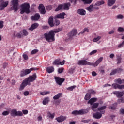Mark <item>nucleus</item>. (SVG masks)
<instances>
[{"label": "nucleus", "instance_id": "e2e57ef3", "mask_svg": "<svg viewBox=\"0 0 124 124\" xmlns=\"http://www.w3.org/2000/svg\"><path fill=\"white\" fill-rule=\"evenodd\" d=\"M22 112L23 113L24 115H27L28 113H29V111L27 110H23Z\"/></svg>", "mask_w": 124, "mask_h": 124}, {"label": "nucleus", "instance_id": "ddd939ff", "mask_svg": "<svg viewBox=\"0 0 124 124\" xmlns=\"http://www.w3.org/2000/svg\"><path fill=\"white\" fill-rule=\"evenodd\" d=\"M77 34V30L76 29L72 30L68 34V37L70 39L72 38L73 36H75V35Z\"/></svg>", "mask_w": 124, "mask_h": 124}, {"label": "nucleus", "instance_id": "4468645a", "mask_svg": "<svg viewBox=\"0 0 124 124\" xmlns=\"http://www.w3.org/2000/svg\"><path fill=\"white\" fill-rule=\"evenodd\" d=\"M103 61V57H100L99 59H98L94 63H91V65L95 67L100 63V62Z\"/></svg>", "mask_w": 124, "mask_h": 124}, {"label": "nucleus", "instance_id": "f704fd0d", "mask_svg": "<svg viewBox=\"0 0 124 124\" xmlns=\"http://www.w3.org/2000/svg\"><path fill=\"white\" fill-rule=\"evenodd\" d=\"M91 93H87L86 94L84 99H85V100H89V99L91 98Z\"/></svg>", "mask_w": 124, "mask_h": 124}, {"label": "nucleus", "instance_id": "e433bc0d", "mask_svg": "<svg viewBox=\"0 0 124 124\" xmlns=\"http://www.w3.org/2000/svg\"><path fill=\"white\" fill-rule=\"evenodd\" d=\"M21 31V33H22V36L23 35H24V36H27V35L29 34L28 31H27V30H23L22 31Z\"/></svg>", "mask_w": 124, "mask_h": 124}, {"label": "nucleus", "instance_id": "bb28decb", "mask_svg": "<svg viewBox=\"0 0 124 124\" xmlns=\"http://www.w3.org/2000/svg\"><path fill=\"white\" fill-rule=\"evenodd\" d=\"M96 101H97V98H92L91 99L89 100L88 103L91 104V105H93V103L96 102Z\"/></svg>", "mask_w": 124, "mask_h": 124}, {"label": "nucleus", "instance_id": "6ab92c4d", "mask_svg": "<svg viewBox=\"0 0 124 124\" xmlns=\"http://www.w3.org/2000/svg\"><path fill=\"white\" fill-rule=\"evenodd\" d=\"M66 119V116H61L60 117H57L56 120L58 122V123H62L64 121H65Z\"/></svg>", "mask_w": 124, "mask_h": 124}, {"label": "nucleus", "instance_id": "09e8293b", "mask_svg": "<svg viewBox=\"0 0 124 124\" xmlns=\"http://www.w3.org/2000/svg\"><path fill=\"white\" fill-rule=\"evenodd\" d=\"M116 107H117V104H114L110 107V108H111L112 110H115Z\"/></svg>", "mask_w": 124, "mask_h": 124}, {"label": "nucleus", "instance_id": "1a4fd4ad", "mask_svg": "<svg viewBox=\"0 0 124 124\" xmlns=\"http://www.w3.org/2000/svg\"><path fill=\"white\" fill-rule=\"evenodd\" d=\"M105 113V110L101 111L100 112H96L93 114V117L95 118V119H99L101 117H102V114H104Z\"/></svg>", "mask_w": 124, "mask_h": 124}, {"label": "nucleus", "instance_id": "9b49d317", "mask_svg": "<svg viewBox=\"0 0 124 124\" xmlns=\"http://www.w3.org/2000/svg\"><path fill=\"white\" fill-rule=\"evenodd\" d=\"M78 65H91V62L86 60H79L78 62Z\"/></svg>", "mask_w": 124, "mask_h": 124}, {"label": "nucleus", "instance_id": "412c9836", "mask_svg": "<svg viewBox=\"0 0 124 124\" xmlns=\"http://www.w3.org/2000/svg\"><path fill=\"white\" fill-rule=\"evenodd\" d=\"M13 36L14 37H17V38H22V36H23L22 31H21L20 32L15 31L14 32Z\"/></svg>", "mask_w": 124, "mask_h": 124}, {"label": "nucleus", "instance_id": "338daca9", "mask_svg": "<svg viewBox=\"0 0 124 124\" xmlns=\"http://www.w3.org/2000/svg\"><path fill=\"white\" fill-rule=\"evenodd\" d=\"M114 57H115V55L113 53H112L109 55V57L110 58V59H113Z\"/></svg>", "mask_w": 124, "mask_h": 124}, {"label": "nucleus", "instance_id": "c85d7f7f", "mask_svg": "<svg viewBox=\"0 0 124 124\" xmlns=\"http://www.w3.org/2000/svg\"><path fill=\"white\" fill-rule=\"evenodd\" d=\"M116 2V0H108V6H112L115 4Z\"/></svg>", "mask_w": 124, "mask_h": 124}, {"label": "nucleus", "instance_id": "7c9ffc66", "mask_svg": "<svg viewBox=\"0 0 124 124\" xmlns=\"http://www.w3.org/2000/svg\"><path fill=\"white\" fill-rule=\"evenodd\" d=\"M105 2L104 1H97L95 4V6L96 7H98V6H100V5H102V4H104Z\"/></svg>", "mask_w": 124, "mask_h": 124}, {"label": "nucleus", "instance_id": "ea45409f", "mask_svg": "<svg viewBox=\"0 0 124 124\" xmlns=\"http://www.w3.org/2000/svg\"><path fill=\"white\" fill-rule=\"evenodd\" d=\"M63 8L62 4L59 5L57 8L55 9V11H59Z\"/></svg>", "mask_w": 124, "mask_h": 124}, {"label": "nucleus", "instance_id": "a19ab883", "mask_svg": "<svg viewBox=\"0 0 124 124\" xmlns=\"http://www.w3.org/2000/svg\"><path fill=\"white\" fill-rule=\"evenodd\" d=\"M53 64L54 65H60V60H56L54 61Z\"/></svg>", "mask_w": 124, "mask_h": 124}, {"label": "nucleus", "instance_id": "49530a36", "mask_svg": "<svg viewBox=\"0 0 124 124\" xmlns=\"http://www.w3.org/2000/svg\"><path fill=\"white\" fill-rule=\"evenodd\" d=\"M116 18L117 19H122L124 18V16H123V15H121V14L118 15L117 16H116Z\"/></svg>", "mask_w": 124, "mask_h": 124}, {"label": "nucleus", "instance_id": "c9c22d12", "mask_svg": "<svg viewBox=\"0 0 124 124\" xmlns=\"http://www.w3.org/2000/svg\"><path fill=\"white\" fill-rule=\"evenodd\" d=\"M85 4H90L93 2V0H81Z\"/></svg>", "mask_w": 124, "mask_h": 124}, {"label": "nucleus", "instance_id": "2eb2a0df", "mask_svg": "<svg viewBox=\"0 0 124 124\" xmlns=\"http://www.w3.org/2000/svg\"><path fill=\"white\" fill-rule=\"evenodd\" d=\"M38 9L41 14H45L46 11L45 10V7L42 4H40L38 7Z\"/></svg>", "mask_w": 124, "mask_h": 124}, {"label": "nucleus", "instance_id": "680f3d73", "mask_svg": "<svg viewBox=\"0 0 124 124\" xmlns=\"http://www.w3.org/2000/svg\"><path fill=\"white\" fill-rule=\"evenodd\" d=\"M3 27V21H0V29H2Z\"/></svg>", "mask_w": 124, "mask_h": 124}, {"label": "nucleus", "instance_id": "2f4dec72", "mask_svg": "<svg viewBox=\"0 0 124 124\" xmlns=\"http://www.w3.org/2000/svg\"><path fill=\"white\" fill-rule=\"evenodd\" d=\"M62 93H58L56 95H55L53 97V99H54V100H57L59 99V98H60V97H62Z\"/></svg>", "mask_w": 124, "mask_h": 124}, {"label": "nucleus", "instance_id": "f257e3e1", "mask_svg": "<svg viewBox=\"0 0 124 124\" xmlns=\"http://www.w3.org/2000/svg\"><path fill=\"white\" fill-rule=\"evenodd\" d=\"M36 74L34 73L32 76H29L28 78L23 80L19 87V91L24 90L26 86H31V83L34 82L36 79Z\"/></svg>", "mask_w": 124, "mask_h": 124}, {"label": "nucleus", "instance_id": "b1692460", "mask_svg": "<svg viewBox=\"0 0 124 124\" xmlns=\"http://www.w3.org/2000/svg\"><path fill=\"white\" fill-rule=\"evenodd\" d=\"M78 13L79 14V15H86V10L83 9H79L78 10Z\"/></svg>", "mask_w": 124, "mask_h": 124}, {"label": "nucleus", "instance_id": "cd10ccee", "mask_svg": "<svg viewBox=\"0 0 124 124\" xmlns=\"http://www.w3.org/2000/svg\"><path fill=\"white\" fill-rule=\"evenodd\" d=\"M112 88H114V89H119V90H122V85H119L118 84L114 83L112 85Z\"/></svg>", "mask_w": 124, "mask_h": 124}, {"label": "nucleus", "instance_id": "3c124183", "mask_svg": "<svg viewBox=\"0 0 124 124\" xmlns=\"http://www.w3.org/2000/svg\"><path fill=\"white\" fill-rule=\"evenodd\" d=\"M118 31L119 32H123L124 31V29L122 27H119L118 29Z\"/></svg>", "mask_w": 124, "mask_h": 124}, {"label": "nucleus", "instance_id": "37998d69", "mask_svg": "<svg viewBox=\"0 0 124 124\" xmlns=\"http://www.w3.org/2000/svg\"><path fill=\"white\" fill-rule=\"evenodd\" d=\"M115 81L116 83H118V84H124V82H122V81L121 80V78L115 79Z\"/></svg>", "mask_w": 124, "mask_h": 124}, {"label": "nucleus", "instance_id": "5701e85b", "mask_svg": "<svg viewBox=\"0 0 124 124\" xmlns=\"http://www.w3.org/2000/svg\"><path fill=\"white\" fill-rule=\"evenodd\" d=\"M62 5L63 9H64L65 10H69V7H70V3H65Z\"/></svg>", "mask_w": 124, "mask_h": 124}, {"label": "nucleus", "instance_id": "a878e982", "mask_svg": "<svg viewBox=\"0 0 124 124\" xmlns=\"http://www.w3.org/2000/svg\"><path fill=\"white\" fill-rule=\"evenodd\" d=\"M53 16H51L48 19V24L50 27H54V21H53Z\"/></svg>", "mask_w": 124, "mask_h": 124}, {"label": "nucleus", "instance_id": "864d4df0", "mask_svg": "<svg viewBox=\"0 0 124 124\" xmlns=\"http://www.w3.org/2000/svg\"><path fill=\"white\" fill-rule=\"evenodd\" d=\"M59 73H62L63 72V68H59L58 70Z\"/></svg>", "mask_w": 124, "mask_h": 124}, {"label": "nucleus", "instance_id": "473e14b6", "mask_svg": "<svg viewBox=\"0 0 124 124\" xmlns=\"http://www.w3.org/2000/svg\"><path fill=\"white\" fill-rule=\"evenodd\" d=\"M47 117L48 118H50L51 119H54V117H55V113L51 114V112L47 111Z\"/></svg>", "mask_w": 124, "mask_h": 124}, {"label": "nucleus", "instance_id": "de8ad7c7", "mask_svg": "<svg viewBox=\"0 0 124 124\" xmlns=\"http://www.w3.org/2000/svg\"><path fill=\"white\" fill-rule=\"evenodd\" d=\"M117 73V70L115 69L114 70H112L110 73V75H114V74H116Z\"/></svg>", "mask_w": 124, "mask_h": 124}, {"label": "nucleus", "instance_id": "4be33fe9", "mask_svg": "<svg viewBox=\"0 0 124 124\" xmlns=\"http://www.w3.org/2000/svg\"><path fill=\"white\" fill-rule=\"evenodd\" d=\"M116 61L117 62V64H120V63H122V55L117 54Z\"/></svg>", "mask_w": 124, "mask_h": 124}, {"label": "nucleus", "instance_id": "8fccbe9b", "mask_svg": "<svg viewBox=\"0 0 124 124\" xmlns=\"http://www.w3.org/2000/svg\"><path fill=\"white\" fill-rule=\"evenodd\" d=\"M38 52V49H34L31 51V55H34V54H36Z\"/></svg>", "mask_w": 124, "mask_h": 124}, {"label": "nucleus", "instance_id": "0eeeda50", "mask_svg": "<svg viewBox=\"0 0 124 124\" xmlns=\"http://www.w3.org/2000/svg\"><path fill=\"white\" fill-rule=\"evenodd\" d=\"M11 3L13 5L12 8L15 12L18 10V6H19V0H12Z\"/></svg>", "mask_w": 124, "mask_h": 124}, {"label": "nucleus", "instance_id": "f3484780", "mask_svg": "<svg viewBox=\"0 0 124 124\" xmlns=\"http://www.w3.org/2000/svg\"><path fill=\"white\" fill-rule=\"evenodd\" d=\"M66 14L64 12L57 14L55 16L56 19H64V16H65Z\"/></svg>", "mask_w": 124, "mask_h": 124}, {"label": "nucleus", "instance_id": "79ce46f5", "mask_svg": "<svg viewBox=\"0 0 124 124\" xmlns=\"http://www.w3.org/2000/svg\"><path fill=\"white\" fill-rule=\"evenodd\" d=\"M101 38V36H98L96 38H94L93 39V42H97V41H98L99 40H100Z\"/></svg>", "mask_w": 124, "mask_h": 124}, {"label": "nucleus", "instance_id": "5fc2aeb1", "mask_svg": "<svg viewBox=\"0 0 124 124\" xmlns=\"http://www.w3.org/2000/svg\"><path fill=\"white\" fill-rule=\"evenodd\" d=\"M23 94L25 96H27V95H29V94H30V92L28 91H25L23 93Z\"/></svg>", "mask_w": 124, "mask_h": 124}, {"label": "nucleus", "instance_id": "72a5a7b5", "mask_svg": "<svg viewBox=\"0 0 124 124\" xmlns=\"http://www.w3.org/2000/svg\"><path fill=\"white\" fill-rule=\"evenodd\" d=\"M98 105H99V103H94L92 106V109L93 110V111H94L93 109L97 108L98 107Z\"/></svg>", "mask_w": 124, "mask_h": 124}, {"label": "nucleus", "instance_id": "a211bd4d", "mask_svg": "<svg viewBox=\"0 0 124 124\" xmlns=\"http://www.w3.org/2000/svg\"><path fill=\"white\" fill-rule=\"evenodd\" d=\"M40 19V15L38 14H36L31 17V19L32 21H38Z\"/></svg>", "mask_w": 124, "mask_h": 124}, {"label": "nucleus", "instance_id": "bf43d9fd", "mask_svg": "<svg viewBox=\"0 0 124 124\" xmlns=\"http://www.w3.org/2000/svg\"><path fill=\"white\" fill-rule=\"evenodd\" d=\"M124 41H123L122 43L120 44L119 45H118V47L119 48H122V47H123L124 46Z\"/></svg>", "mask_w": 124, "mask_h": 124}, {"label": "nucleus", "instance_id": "58836bf2", "mask_svg": "<svg viewBox=\"0 0 124 124\" xmlns=\"http://www.w3.org/2000/svg\"><path fill=\"white\" fill-rule=\"evenodd\" d=\"M105 109H106V106H103L101 107L98 108L97 110L98 111H102V110H105Z\"/></svg>", "mask_w": 124, "mask_h": 124}, {"label": "nucleus", "instance_id": "9d476101", "mask_svg": "<svg viewBox=\"0 0 124 124\" xmlns=\"http://www.w3.org/2000/svg\"><path fill=\"white\" fill-rule=\"evenodd\" d=\"M54 79L56 84L59 86H62V84L65 80L64 78H62L59 77H55Z\"/></svg>", "mask_w": 124, "mask_h": 124}, {"label": "nucleus", "instance_id": "20e7f679", "mask_svg": "<svg viewBox=\"0 0 124 124\" xmlns=\"http://www.w3.org/2000/svg\"><path fill=\"white\" fill-rule=\"evenodd\" d=\"M37 68H31L30 69H23L20 72V77H24V76H26V75H28V74H30L31 71L33 70H37Z\"/></svg>", "mask_w": 124, "mask_h": 124}, {"label": "nucleus", "instance_id": "4d7b16f0", "mask_svg": "<svg viewBox=\"0 0 124 124\" xmlns=\"http://www.w3.org/2000/svg\"><path fill=\"white\" fill-rule=\"evenodd\" d=\"M55 23L56 26H59V24H60V20H59L58 19H55Z\"/></svg>", "mask_w": 124, "mask_h": 124}, {"label": "nucleus", "instance_id": "052dcab7", "mask_svg": "<svg viewBox=\"0 0 124 124\" xmlns=\"http://www.w3.org/2000/svg\"><path fill=\"white\" fill-rule=\"evenodd\" d=\"M116 69V72L117 73H120V72H122V71H123V69H122L121 68H117Z\"/></svg>", "mask_w": 124, "mask_h": 124}, {"label": "nucleus", "instance_id": "f8f14e48", "mask_svg": "<svg viewBox=\"0 0 124 124\" xmlns=\"http://www.w3.org/2000/svg\"><path fill=\"white\" fill-rule=\"evenodd\" d=\"M8 5V1H4L3 0H1V3L0 4V10H3L5 7Z\"/></svg>", "mask_w": 124, "mask_h": 124}, {"label": "nucleus", "instance_id": "c03bdc74", "mask_svg": "<svg viewBox=\"0 0 124 124\" xmlns=\"http://www.w3.org/2000/svg\"><path fill=\"white\" fill-rule=\"evenodd\" d=\"M76 87V86L75 85L70 86L67 88V90H68L69 91H73L74 89H75Z\"/></svg>", "mask_w": 124, "mask_h": 124}, {"label": "nucleus", "instance_id": "aec40b11", "mask_svg": "<svg viewBox=\"0 0 124 124\" xmlns=\"http://www.w3.org/2000/svg\"><path fill=\"white\" fill-rule=\"evenodd\" d=\"M38 26H39V24L37 23H35L32 24L31 27H30L28 30L29 31H33V30H35V29H37V28H38Z\"/></svg>", "mask_w": 124, "mask_h": 124}, {"label": "nucleus", "instance_id": "774afa93", "mask_svg": "<svg viewBox=\"0 0 124 124\" xmlns=\"http://www.w3.org/2000/svg\"><path fill=\"white\" fill-rule=\"evenodd\" d=\"M92 74L93 76H96L97 75L96 73L94 71L92 72Z\"/></svg>", "mask_w": 124, "mask_h": 124}, {"label": "nucleus", "instance_id": "39448f33", "mask_svg": "<svg viewBox=\"0 0 124 124\" xmlns=\"http://www.w3.org/2000/svg\"><path fill=\"white\" fill-rule=\"evenodd\" d=\"M89 113V110L88 109H83L80 110H75L72 112V115H75V116H78V115H84L85 114H87Z\"/></svg>", "mask_w": 124, "mask_h": 124}, {"label": "nucleus", "instance_id": "dca6fc26", "mask_svg": "<svg viewBox=\"0 0 124 124\" xmlns=\"http://www.w3.org/2000/svg\"><path fill=\"white\" fill-rule=\"evenodd\" d=\"M113 94L116 95L117 97H122L124 94V91L122 92L119 91H114L113 92Z\"/></svg>", "mask_w": 124, "mask_h": 124}, {"label": "nucleus", "instance_id": "f03ea898", "mask_svg": "<svg viewBox=\"0 0 124 124\" xmlns=\"http://www.w3.org/2000/svg\"><path fill=\"white\" fill-rule=\"evenodd\" d=\"M62 28H58L57 29L54 31H50L48 33H45V38L46 41L48 42H52L55 41V33H57V32H60L62 31Z\"/></svg>", "mask_w": 124, "mask_h": 124}, {"label": "nucleus", "instance_id": "69168bd1", "mask_svg": "<svg viewBox=\"0 0 124 124\" xmlns=\"http://www.w3.org/2000/svg\"><path fill=\"white\" fill-rule=\"evenodd\" d=\"M23 57L24 60H28V55L27 54H23Z\"/></svg>", "mask_w": 124, "mask_h": 124}, {"label": "nucleus", "instance_id": "423d86ee", "mask_svg": "<svg viewBox=\"0 0 124 124\" xmlns=\"http://www.w3.org/2000/svg\"><path fill=\"white\" fill-rule=\"evenodd\" d=\"M11 117H22L23 116V112L22 111H17L16 109H12L10 112Z\"/></svg>", "mask_w": 124, "mask_h": 124}, {"label": "nucleus", "instance_id": "4c0bfd02", "mask_svg": "<svg viewBox=\"0 0 124 124\" xmlns=\"http://www.w3.org/2000/svg\"><path fill=\"white\" fill-rule=\"evenodd\" d=\"M90 31L88 28H84L82 31H81L79 34H83V33H85V32H89Z\"/></svg>", "mask_w": 124, "mask_h": 124}, {"label": "nucleus", "instance_id": "603ef678", "mask_svg": "<svg viewBox=\"0 0 124 124\" xmlns=\"http://www.w3.org/2000/svg\"><path fill=\"white\" fill-rule=\"evenodd\" d=\"M97 50H94L92 51L90 53L89 55L90 56H92V55H94V54H96L97 53Z\"/></svg>", "mask_w": 124, "mask_h": 124}, {"label": "nucleus", "instance_id": "c756f323", "mask_svg": "<svg viewBox=\"0 0 124 124\" xmlns=\"http://www.w3.org/2000/svg\"><path fill=\"white\" fill-rule=\"evenodd\" d=\"M54 67H48L46 69V71L47 72H48V73H52V72H54Z\"/></svg>", "mask_w": 124, "mask_h": 124}, {"label": "nucleus", "instance_id": "13d9d810", "mask_svg": "<svg viewBox=\"0 0 124 124\" xmlns=\"http://www.w3.org/2000/svg\"><path fill=\"white\" fill-rule=\"evenodd\" d=\"M64 63H65V61H64V60H63L62 62L59 61V65H63V64H64Z\"/></svg>", "mask_w": 124, "mask_h": 124}, {"label": "nucleus", "instance_id": "7ed1b4c3", "mask_svg": "<svg viewBox=\"0 0 124 124\" xmlns=\"http://www.w3.org/2000/svg\"><path fill=\"white\" fill-rule=\"evenodd\" d=\"M20 13L21 14H23L24 13H26L27 14H29L31 11L30 10V8H31V6H30V3L28 2L24 3L22 4L20 6Z\"/></svg>", "mask_w": 124, "mask_h": 124}, {"label": "nucleus", "instance_id": "a18cd8bd", "mask_svg": "<svg viewBox=\"0 0 124 124\" xmlns=\"http://www.w3.org/2000/svg\"><path fill=\"white\" fill-rule=\"evenodd\" d=\"M3 116H7L9 115V111H5L2 113Z\"/></svg>", "mask_w": 124, "mask_h": 124}, {"label": "nucleus", "instance_id": "0e129e2a", "mask_svg": "<svg viewBox=\"0 0 124 124\" xmlns=\"http://www.w3.org/2000/svg\"><path fill=\"white\" fill-rule=\"evenodd\" d=\"M120 112L121 113V114H124V108H121L120 110Z\"/></svg>", "mask_w": 124, "mask_h": 124}, {"label": "nucleus", "instance_id": "6e6552de", "mask_svg": "<svg viewBox=\"0 0 124 124\" xmlns=\"http://www.w3.org/2000/svg\"><path fill=\"white\" fill-rule=\"evenodd\" d=\"M86 9L89 12H93V11L94 10H98V9H99V7L95 6V5L94 4V5H90L89 6L86 7Z\"/></svg>", "mask_w": 124, "mask_h": 124}, {"label": "nucleus", "instance_id": "6e6d98bb", "mask_svg": "<svg viewBox=\"0 0 124 124\" xmlns=\"http://www.w3.org/2000/svg\"><path fill=\"white\" fill-rule=\"evenodd\" d=\"M52 9H53V7H52V5H49L46 6L47 10H52Z\"/></svg>", "mask_w": 124, "mask_h": 124}, {"label": "nucleus", "instance_id": "393cba45", "mask_svg": "<svg viewBox=\"0 0 124 124\" xmlns=\"http://www.w3.org/2000/svg\"><path fill=\"white\" fill-rule=\"evenodd\" d=\"M50 102V98L49 97H46L44 98V99L43 101V104L44 105H46V104H48L49 102Z\"/></svg>", "mask_w": 124, "mask_h": 124}]
</instances>
